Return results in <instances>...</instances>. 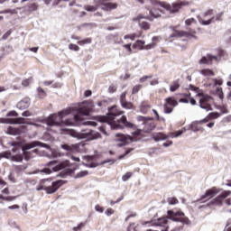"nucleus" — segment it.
<instances>
[{
  "label": "nucleus",
  "instance_id": "nucleus-64",
  "mask_svg": "<svg viewBox=\"0 0 231 231\" xmlns=\"http://www.w3.org/2000/svg\"><path fill=\"white\" fill-rule=\"evenodd\" d=\"M15 199H17V197L9 196V197H6L5 201H14Z\"/></svg>",
  "mask_w": 231,
  "mask_h": 231
},
{
  "label": "nucleus",
  "instance_id": "nucleus-18",
  "mask_svg": "<svg viewBox=\"0 0 231 231\" xmlns=\"http://www.w3.org/2000/svg\"><path fill=\"white\" fill-rule=\"evenodd\" d=\"M187 5H189V2L175 3L172 5H167V9L170 10L171 14H176V12H180L182 6H187Z\"/></svg>",
  "mask_w": 231,
  "mask_h": 231
},
{
  "label": "nucleus",
  "instance_id": "nucleus-20",
  "mask_svg": "<svg viewBox=\"0 0 231 231\" xmlns=\"http://www.w3.org/2000/svg\"><path fill=\"white\" fill-rule=\"evenodd\" d=\"M30 104H32V99H30V97H24L17 103L16 107H18L21 111H23L24 109H28L30 107Z\"/></svg>",
  "mask_w": 231,
  "mask_h": 231
},
{
  "label": "nucleus",
  "instance_id": "nucleus-59",
  "mask_svg": "<svg viewBox=\"0 0 231 231\" xmlns=\"http://www.w3.org/2000/svg\"><path fill=\"white\" fill-rule=\"evenodd\" d=\"M99 131L100 133H102L103 134L107 135V132L106 131V125H102L99 127Z\"/></svg>",
  "mask_w": 231,
  "mask_h": 231
},
{
  "label": "nucleus",
  "instance_id": "nucleus-63",
  "mask_svg": "<svg viewBox=\"0 0 231 231\" xmlns=\"http://www.w3.org/2000/svg\"><path fill=\"white\" fill-rule=\"evenodd\" d=\"M91 95H93V92L91 90H86L84 93V97H91Z\"/></svg>",
  "mask_w": 231,
  "mask_h": 231
},
{
  "label": "nucleus",
  "instance_id": "nucleus-53",
  "mask_svg": "<svg viewBox=\"0 0 231 231\" xmlns=\"http://www.w3.org/2000/svg\"><path fill=\"white\" fill-rule=\"evenodd\" d=\"M95 210L96 212H99L100 214H102L104 212V208H102L100 205H96Z\"/></svg>",
  "mask_w": 231,
  "mask_h": 231
},
{
  "label": "nucleus",
  "instance_id": "nucleus-21",
  "mask_svg": "<svg viewBox=\"0 0 231 231\" xmlns=\"http://www.w3.org/2000/svg\"><path fill=\"white\" fill-rule=\"evenodd\" d=\"M98 136H100V134L93 130H89L88 132L83 131L81 134V138H87L88 140H95V138H98Z\"/></svg>",
  "mask_w": 231,
  "mask_h": 231
},
{
  "label": "nucleus",
  "instance_id": "nucleus-38",
  "mask_svg": "<svg viewBox=\"0 0 231 231\" xmlns=\"http://www.w3.org/2000/svg\"><path fill=\"white\" fill-rule=\"evenodd\" d=\"M208 118L209 120H216V118H219V114L217 112H211L208 115Z\"/></svg>",
  "mask_w": 231,
  "mask_h": 231
},
{
  "label": "nucleus",
  "instance_id": "nucleus-50",
  "mask_svg": "<svg viewBox=\"0 0 231 231\" xmlns=\"http://www.w3.org/2000/svg\"><path fill=\"white\" fill-rule=\"evenodd\" d=\"M156 46V43H149L147 45H143V50H152Z\"/></svg>",
  "mask_w": 231,
  "mask_h": 231
},
{
  "label": "nucleus",
  "instance_id": "nucleus-7",
  "mask_svg": "<svg viewBox=\"0 0 231 231\" xmlns=\"http://www.w3.org/2000/svg\"><path fill=\"white\" fill-rule=\"evenodd\" d=\"M226 55V51L223 49L217 50V56H214L212 54H207V56H203L199 64H208V66H212L214 60L215 62H219L223 57Z\"/></svg>",
  "mask_w": 231,
  "mask_h": 231
},
{
  "label": "nucleus",
  "instance_id": "nucleus-36",
  "mask_svg": "<svg viewBox=\"0 0 231 231\" xmlns=\"http://www.w3.org/2000/svg\"><path fill=\"white\" fill-rule=\"evenodd\" d=\"M92 41L93 40L91 38H87V39L79 41L78 44L79 46H84L85 44H91Z\"/></svg>",
  "mask_w": 231,
  "mask_h": 231
},
{
  "label": "nucleus",
  "instance_id": "nucleus-32",
  "mask_svg": "<svg viewBox=\"0 0 231 231\" xmlns=\"http://www.w3.org/2000/svg\"><path fill=\"white\" fill-rule=\"evenodd\" d=\"M168 205H178L180 203V200L176 197H169L167 199Z\"/></svg>",
  "mask_w": 231,
  "mask_h": 231
},
{
  "label": "nucleus",
  "instance_id": "nucleus-44",
  "mask_svg": "<svg viewBox=\"0 0 231 231\" xmlns=\"http://www.w3.org/2000/svg\"><path fill=\"white\" fill-rule=\"evenodd\" d=\"M69 50H71L72 51H79L80 50V47L75 43L69 44Z\"/></svg>",
  "mask_w": 231,
  "mask_h": 231
},
{
  "label": "nucleus",
  "instance_id": "nucleus-1",
  "mask_svg": "<svg viewBox=\"0 0 231 231\" xmlns=\"http://www.w3.org/2000/svg\"><path fill=\"white\" fill-rule=\"evenodd\" d=\"M93 111V103L84 102L78 109V114L74 116L72 119H66L64 116L71 115V107L63 109L58 114H51L46 120L47 125L53 127V125H84L86 121L82 116H89V114Z\"/></svg>",
  "mask_w": 231,
  "mask_h": 231
},
{
  "label": "nucleus",
  "instance_id": "nucleus-46",
  "mask_svg": "<svg viewBox=\"0 0 231 231\" xmlns=\"http://www.w3.org/2000/svg\"><path fill=\"white\" fill-rule=\"evenodd\" d=\"M133 151H134V148H128L123 155L119 156V160H123V158H125V156H127V154H130L131 152H133Z\"/></svg>",
  "mask_w": 231,
  "mask_h": 231
},
{
  "label": "nucleus",
  "instance_id": "nucleus-56",
  "mask_svg": "<svg viewBox=\"0 0 231 231\" xmlns=\"http://www.w3.org/2000/svg\"><path fill=\"white\" fill-rule=\"evenodd\" d=\"M7 116H19V114L15 110H13L7 113Z\"/></svg>",
  "mask_w": 231,
  "mask_h": 231
},
{
  "label": "nucleus",
  "instance_id": "nucleus-28",
  "mask_svg": "<svg viewBox=\"0 0 231 231\" xmlns=\"http://www.w3.org/2000/svg\"><path fill=\"white\" fill-rule=\"evenodd\" d=\"M180 79L172 81L170 86V91H171V93H174V91H178V89H180Z\"/></svg>",
  "mask_w": 231,
  "mask_h": 231
},
{
  "label": "nucleus",
  "instance_id": "nucleus-41",
  "mask_svg": "<svg viewBox=\"0 0 231 231\" xmlns=\"http://www.w3.org/2000/svg\"><path fill=\"white\" fill-rule=\"evenodd\" d=\"M111 162H113V161L112 160H106V161H103L102 162H92L90 164V167H98V165H104V164L109 163Z\"/></svg>",
  "mask_w": 231,
  "mask_h": 231
},
{
  "label": "nucleus",
  "instance_id": "nucleus-26",
  "mask_svg": "<svg viewBox=\"0 0 231 231\" xmlns=\"http://www.w3.org/2000/svg\"><path fill=\"white\" fill-rule=\"evenodd\" d=\"M145 45V41L137 40L132 46L133 50H143V46Z\"/></svg>",
  "mask_w": 231,
  "mask_h": 231
},
{
  "label": "nucleus",
  "instance_id": "nucleus-16",
  "mask_svg": "<svg viewBox=\"0 0 231 231\" xmlns=\"http://www.w3.org/2000/svg\"><path fill=\"white\" fill-rule=\"evenodd\" d=\"M6 134H11L12 136H19V134H23V133H26V126L21 125L19 127L8 126L6 131Z\"/></svg>",
  "mask_w": 231,
  "mask_h": 231
},
{
  "label": "nucleus",
  "instance_id": "nucleus-12",
  "mask_svg": "<svg viewBox=\"0 0 231 231\" xmlns=\"http://www.w3.org/2000/svg\"><path fill=\"white\" fill-rule=\"evenodd\" d=\"M164 102H165L163 106L164 113L166 115H171V113L174 111V107L178 106V100H176L174 97H169L164 99Z\"/></svg>",
  "mask_w": 231,
  "mask_h": 231
},
{
  "label": "nucleus",
  "instance_id": "nucleus-15",
  "mask_svg": "<svg viewBox=\"0 0 231 231\" xmlns=\"http://www.w3.org/2000/svg\"><path fill=\"white\" fill-rule=\"evenodd\" d=\"M231 194L230 190H226L218 195L217 198L210 201V205H216L217 207H223V201L226 199Z\"/></svg>",
  "mask_w": 231,
  "mask_h": 231
},
{
  "label": "nucleus",
  "instance_id": "nucleus-3",
  "mask_svg": "<svg viewBox=\"0 0 231 231\" xmlns=\"http://www.w3.org/2000/svg\"><path fill=\"white\" fill-rule=\"evenodd\" d=\"M169 219H171V221H174L175 223L190 225V220L180 209L178 211L169 209L167 211V216L161 217L157 219H152L150 221L143 222V225H149L150 226H162V228H167V226H169Z\"/></svg>",
  "mask_w": 231,
  "mask_h": 231
},
{
  "label": "nucleus",
  "instance_id": "nucleus-13",
  "mask_svg": "<svg viewBox=\"0 0 231 231\" xmlns=\"http://www.w3.org/2000/svg\"><path fill=\"white\" fill-rule=\"evenodd\" d=\"M221 190L217 187H212L209 189H207L205 194L200 197L197 201H208V199H212L214 196H217Z\"/></svg>",
  "mask_w": 231,
  "mask_h": 231
},
{
  "label": "nucleus",
  "instance_id": "nucleus-61",
  "mask_svg": "<svg viewBox=\"0 0 231 231\" xmlns=\"http://www.w3.org/2000/svg\"><path fill=\"white\" fill-rule=\"evenodd\" d=\"M22 116H32V112L30 110L22 113Z\"/></svg>",
  "mask_w": 231,
  "mask_h": 231
},
{
  "label": "nucleus",
  "instance_id": "nucleus-43",
  "mask_svg": "<svg viewBox=\"0 0 231 231\" xmlns=\"http://www.w3.org/2000/svg\"><path fill=\"white\" fill-rule=\"evenodd\" d=\"M133 176V172L127 171L125 175L122 176L123 181H127L129 179H131Z\"/></svg>",
  "mask_w": 231,
  "mask_h": 231
},
{
  "label": "nucleus",
  "instance_id": "nucleus-5",
  "mask_svg": "<svg viewBox=\"0 0 231 231\" xmlns=\"http://www.w3.org/2000/svg\"><path fill=\"white\" fill-rule=\"evenodd\" d=\"M111 0H97V5H87L85 10L87 12H97L98 6H102L101 10L104 12H111L112 10H116L118 8V3H111Z\"/></svg>",
  "mask_w": 231,
  "mask_h": 231
},
{
  "label": "nucleus",
  "instance_id": "nucleus-23",
  "mask_svg": "<svg viewBox=\"0 0 231 231\" xmlns=\"http://www.w3.org/2000/svg\"><path fill=\"white\" fill-rule=\"evenodd\" d=\"M221 17H223V13H220L207 21L199 20V23H201V24H203L204 26H208V24H212V23H214V21H221Z\"/></svg>",
  "mask_w": 231,
  "mask_h": 231
},
{
  "label": "nucleus",
  "instance_id": "nucleus-39",
  "mask_svg": "<svg viewBox=\"0 0 231 231\" xmlns=\"http://www.w3.org/2000/svg\"><path fill=\"white\" fill-rule=\"evenodd\" d=\"M189 89H190L191 91H195V93H197V95H199V93H203V90L199 89V88H198L194 85H189Z\"/></svg>",
  "mask_w": 231,
  "mask_h": 231
},
{
  "label": "nucleus",
  "instance_id": "nucleus-47",
  "mask_svg": "<svg viewBox=\"0 0 231 231\" xmlns=\"http://www.w3.org/2000/svg\"><path fill=\"white\" fill-rule=\"evenodd\" d=\"M123 48L128 51V55H131L133 53V49L131 48V43H127L123 45Z\"/></svg>",
  "mask_w": 231,
  "mask_h": 231
},
{
  "label": "nucleus",
  "instance_id": "nucleus-8",
  "mask_svg": "<svg viewBox=\"0 0 231 231\" xmlns=\"http://www.w3.org/2000/svg\"><path fill=\"white\" fill-rule=\"evenodd\" d=\"M66 183H68V180H58L52 181L51 186H38L36 190H45L46 194H55V192H57L62 185H66Z\"/></svg>",
  "mask_w": 231,
  "mask_h": 231
},
{
  "label": "nucleus",
  "instance_id": "nucleus-31",
  "mask_svg": "<svg viewBox=\"0 0 231 231\" xmlns=\"http://www.w3.org/2000/svg\"><path fill=\"white\" fill-rule=\"evenodd\" d=\"M185 24L187 26V29L188 28H190L189 26H198V21H196V19L194 18H189L185 21Z\"/></svg>",
  "mask_w": 231,
  "mask_h": 231
},
{
  "label": "nucleus",
  "instance_id": "nucleus-10",
  "mask_svg": "<svg viewBox=\"0 0 231 231\" xmlns=\"http://www.w3.org/2000/svg\"><path fill=\"white\" fill-rule=\"evenodd\" d=\"M174 37L181 38L187 37V39H198L196 36V29L188 28V32L185 31H178L176 29L173 30V33L170 35V39Z\"/></svg>",
  "mask_w": 231,
  "mask_h": 231
},
{
  "label": "nucleus",
  "instance_id": "nucleus-24",
  "mask_svg": "<svg viewBox=\"0 0 231 231\" xmlns=\"http://www.w3.org/2000/svg\"><path fill=\"white\" fill-rule=\"evenodd\" d=\"M6 124H11L13 125H16L19 124H24V117L7 118Z\"/></svg>",
  "mask_w": 231,
  "mask_h": 231
},
{
  "label": "nucleus",
  "instance_id": "nucleus-42",
  "mask_svg": "<svg viewBox=\"0 0 231 231\" xmlns=\"http://www.w3.org/2000/svg\"><path fill=\"white\" fill-rule=\"evenodd\" d=\"M88 174H89V171H88L86 170L81 171L76 174L75 178H84V177L88 176Z\"/></svg>",
  "mask_w": 231,
  "mask_h": 231
},
{
  "label": "nucleus",
  "instance_id": "nucleus-4",
  "mask_svg": "<svg viewBox=\"0 0 231 231\" xmlns=\"http://www.w3.org/2000/svg\"><path fill=\"white\" fill-rule=\"evenodd\" d=\"M137 122H143V129H137L133 133L136 136H142V133L150 134L156 129V123L152 117H145L143 116H138L136 117Z\"/></svg>",
  "mask_w": 231,
  "mask_h": 231
},
{
  "label": "nucleus",
  "instance_id": "nucleus-60",
  "mask_svg": "<svg viewBox=\"0 0 231 231\" xmlns=\"http://www.w3.org/2000/svg\"><path fill=\"white\" fill-rule=\"evenodd\" d=\"M152 113L155 116L156 120L160 121V114H158V111L156 109H152Z\"/></svg>",
  "mask_w": 231,
  "mask_h": 231
},
{
  "label": "nucleus",
  "instance_id": "nucleus-57",
  "mask_svg": "<svg viewBox=\"0 0 231 231\" xmlns=\"http://www.w3.org/2000/svg\"><path fill=\"white\" fill-rule=\"evenodd\" d=\"M105 214H106V216H113V214H115V210L113 208H107L105 211Z\"/></svg>",
  "mask_w": 231,
  "mask_h": 231
},
{
  "label": "nucleus",
  "instance_id": "nucleus-54",
  "mask_svg": "<svg viewBox=\"0 0 231 231\" xmlns=\"http://www.w3.org/2000/svg\"><path fill=\"white\" fill-rule=\"evenodd\" d=\"M208 122H210V119L208 118V116H207L204 119H201L199 121V124L203 125V124H208Z\"/></svg>",
  "mask_w": 231,
  "mask_h": 231
},
{
  "label": "nucleus",
  "instance_id": "nucleus-14",
  "mask_svg": "<svg viewBox=\"0 0 231 231\" xmlns=\"http://www.w3.org/2000/svg\"><path fill=\"white\" fill-rule=\"evenodd\" d=\"M37 145H41V143L35 141L23 146V151L25 156V160H30V158H32V152H38L37 149H34L32 152H28L30 151V149H33V147H37Z\"/></svg>",
  "mask_w": 231,
  "mask_h": 231
},
{
  "label": "nucleus",
  "instance_id": "nucleus-9",
  "mask_svg": "<svg viewBox=\"0 0 231 231\" xmlns=\"http://www.w3.org/2000/svg\"><path fill=\"white\" fill-rule=\"evenodd\" d=\"M187 131H193V133H198L199 131H203V127H201V123L199 121L193 122L188 127H183L182 129L171 134V138H178V136H181L183 133H187Z\"/></svg>",
  "mask_w": 231,
  "mask_h": 231
},
{
  "label": "nucleus",
  "instance_id": "nucleus-22",
  "mask_svg": "<svg viewBox=\"0 0 231 231\" xmlns=\"http://www.w3.org/2000/svg\"><path fill=\"white\" fill-rule=\"evenodd\" d=\"M82 145L81 143L79 144H62L61 149H64V151H68V152H78L79 148Z\"/></svg>",
  "mask_w": 231,
  "mask_h": 231
},
{
  "label": "nucleus",
  "instance_id": "nucleus-40",
  "mask_svg": "<svg viewBox=\"0 0 231 231\" xmlns=\"http://www.w3.org/2000/svg\"><path fill=\"white\" fill-rule=\"evenodd\" d=\"M139 26L142 30H150V28H151V24H149V23H147V22L140 23Z\"/></svg>",
  "mask_w": 231,
  "mask_h": 231
},
{
  "label": "nucleus",
  "instance_id": "nucleus-19",
  "mask_svg": "<svg viewBox=\"0 0 231 231\" xmlns=\"http://www.w3.org/2000/svg\"><path fill=\"white\" fill-rule=\"evenodd\" d=\"M116 138L117 142H122V143L117 144L118 147H124L129 143L127 140H131V136H126L124 134H116Z\"/></svg>",
  "mask_w": 231,
  "mask_h": 231
},
{
  "label": "nucleus",
  "instance_id": "nucleus-35",
  "mask_svg": "<svg viewBox=\"0 0 231 231\" xmlns=\"http://www.w3.org/2000/svg\"><path fill=\"white\" fill-rule=\"evenodd\" d=\"M151 16L154 17L155 19H158V17H162V14H160V10L158 9H152L150 11Z\"/></svg>",
  "mask_w": 231,
  "mask_h": 231
},
{
  "label": "nucleus",
  "instance_id": "nucleus-55",
  "mask_svg": "<svg viewBox=\"0 0 231 231\" xmlns=\"http://www.w3.org/2000/svg\"><path fill=\"white\" fill-rule=\"evenodd\" d=\"M9 35H12V31H7V32L2 36L3 41H6V39H8Z\"/></svg>",
  "mask_w": 231,
  "mask_h": 231
},
{
  "label": "nucleus",
  "instance_id": "nucleus-58",
  "mask_svg": "<svg viewBox=\"0 0 231 231\" xmlns=\"http://www.w3.org/2000/svg\"><path fill=\"white\" fill-rule=\"evenodd\" d=\"M208 15H214V11L212 9L204 13V17H208Z\"/></svg>",
  "mask_w": 231,
  "mask_h": 231
},
{
  "label": "nucleus",
  "instance_id": "nucleus-29",
  "mask_svg": "<svg viewBox=\"0 0 231 231\" xmlns=\"http://www.w3.org/2000/svg\"><path fill=\"white\" fill-rule=\"evenodd\" d=\"M200 73L204 77H214V75H216L214 70H212L210 69H203L200 70Z\"/></svg>",
  "mask_w": 231,
  "mask_h": 231
},
{
  "label": "nucleus",
  "instance_id": "nucleus-62",
  "mask_svg": "<svg viewBox=\"0 0 231 231\" xmlns=\"http://www.w3.org/2000/svg\"><path fill=\"white\" fill-rule=\"evenodd\" d=\"M42 172H44V174H51V170L50 168H44L42 170Z\"/></svg>",
  "mask_w": 231,
  "mask_h": 231
},
{
  "label": "nucleus",
  "instance_id": "nucleus-17",
  "mask_svg": "<svg viewBox=\"0 0 231 231\" xmlns=\"http://www.w3.org/2000/svg\"><path fill=\"white\" fill-rule=\"evenodd\" d=\"M214 82V88H216L215 94L217 95V97L220 98V100H223L224 95H223V79H213Z\"/></svg>",
  "mask_w": 231,
  "mask_h": 231
},
{
  "label": "nucleus",
  "instance_id": "nucleus-37",
  "mask_svg": "<svg viewBox=\"0 0 231 231\" xmlns=\"http://www.w3.org/2000/svg\"><path fill=\"white\" fill-rule=\"evenodd\" d=\"M142 34H136V33H132V34H126L125 35V39H130L131 41H134L136 38L141 37Z\"/></svg>",
  "mask_w": 231,
  "mask_h": 231
},
{
  "label": "nucleus",
  "instance_id": "nucleus-11",
  "mask_svg": "<svg viewBox=\"0 0 231 231\" xmlns=\"http://www.w3.org/2000/svg\"><path fill=\"white\" fill-rule=\"evenodd\" d=\"M197 97L199 98V106L201 109H205L206 111H212V106H210L212 97L205 93H199L197 94Z\"/></svg>",
  "mask_w": 231,
  "mask_h": 231
},
{
  "label": "nucleus",
  "instance_id": "nucleus-34",
  "mask_svg": "<svg viewBox=\"0 0 231 231\" xmlns=\"http://www.w3.org/2000/svg\"><path fill=\"white\" fill-rule=\"evenodd\" d=\"M121 106L124 107V109H134V106L129 101L121 103Z\"/></svg>",
  "mask_w": 231,
  "mask_h": 231
},
{
  "label": "nucleus",
  "instance_id": "nucleus-6",
  "mask_svg": "<svg viewBox=\"0 0 231 231\" xmlns=\"http://www.w3.org/2000/svg\"><path fill=\"white\" fill-rule=\"evenodd\" d=\"M63 169V171H62ZM52 171L54 172H57L58 171H62L60 173V178H66V176H71L77 171V167H71V163H69V161H64L60 162V164L56 165Z\"/></svg>",
  "mask_w": 231,
  "mask_h": 231
},
{
  "label": "nucleus",
  "instance_id": "nucleus-52",
  "mask_svg": "<svg viewBox=\"0 0 231 231\" xmlns=\"http://www.w3.org/2000/svg\"><path fill=\"white\" fill-rule=\"evenodd\" d=\"M117 88L115 85H110L108 88V93H116Z\"/></svg>",
  "mask_w": 231,
  "mask_h": 231
},
{
  "label": "nucleus",
  "instance_id": "nucleus-45",
  "mask_svg": "<svg viewBox=\"0 0 231 231\" xmlns=\"http://www.w3.org/2000/svg\"><path fill=\"white\" fill-rule=\"evenodd\" d=\"M32 78L23 79L22 81V86H23V88H28V86H30V83L32 82Z\"/></svg>",
  "mask_w": 231,
  "mask_h": 231
},
{
  "label": "nucleus",
  "instance_id": "nucleus-25",
  "mask_svg": "<svg viewBox=\"0 0 231 231\" xmlns=\"http://www.w3.org/2000/svg\"><path fill=\"white\" fill-rule=\"evenodd\" d=\"M169 138V135L163 134V133H154L152 134V139L154 142H160L162 140H167Z\"/></svg>",
  "mask_w": 231,
  "mask_h": 231
},
{
  "label": "nucleus",
  "instance_id": "nucleus-48",
  "mask_svg": "<svg viewBox=\"0 0 231 231\" xmlns=\"http://www.w3.org/2000/svg\"><path fill=\"white\" fill-rule=\"evenodd\" d=\"M141 89H142V85H135L133 88L132 94L136 95V93H138V91H140Z\"/></svg>",
  "mask_w": 231,
  "mask_h": 231
},
{
  "label": "nucleus",
  "instance_id": "nucleus-2",
  "mask_svg": "<svg viewBox=\"0 0 231 231\" xmlns=\"http://www.w3.org/2000/svg\"><path fill=\"white\" fill-rule=\"evenodd\" d=\"M120 115H124V111H121L116 107V106H114L108 109L107 116H102L99 117V122L107 124L111 129H124V127H127L128 129H136V125L128 122L125 116H123L120 119L115 121V118H116V116H120Z\"/></svg>",
  "mask_w": 231,
  "mask_h": 231
},
{
  "label": "nucleus",
  "instance_id": "nucleus-51",
  "mask_svg": "<svg viewBox=\"0 0 231 231\" xmlns=\"http://www.w3.org/2000/svg\"><path fill=\"white\" fill-rule=\"evenodd\" d=\"M148 79H152V75L150 76H143L139 79V82L143 83V82H147Z\"/></svg>",
  "mask_w": 231,
  "mask_h": 231
},
{
  "label": "nucleus",
  "instance_id": "nucleus-49",
  "mask_svg": "<svg viewBox=\"0 0 231 231\" xmlns=\"http://www.w3.org/2000/svg\"><path fill=\"white\" fill-rule=\"evenodd\" d=\"M126 95L127 93L126 92H123L120 96V104H123L124 102H126L127 100L125 99L126 98Z\"/></svg>",
  "mask_w": 231,
  "mask_h": 231
},
{
  "label": "nucleus",
  "instance_id": "nucleus-27",
  "mask_svg": "<svg viewBox=\"0 0 231 231\" xmlns=\"http://www.w3.org/2000/svg\"><path fill=\"white\" fill-rule=\"evenodd\" d=\"M140 111L143 115H147V113L151 111V105H149L147 102H143L140 106Z\"/></svg>",
  "mask_w": 231,
  "mask_h": 231
},
{
  "label": "nucleus",
  "instance_id": "nucleus-30",
  "mask_svg": "<svg viewBox=\"0 0 231 231\" xmlns=\"http://www.w3.org/2000/svg\"><path fill=\"white\" fill-rule=\"evenodd\" d=\"M37 93H38V98H40L41 100L48 97V94L46 93V91L41 87L37 88Z\"/></svg>",
  "mask_w": 231,
  "mask_h": 231
},
{
  "label": "nucleus",
  "instance_id": "nucleus-33",
  "mask_svg": "<svg viewBox=\"0 0 231 231\" xmlns=\"http://www.w3.org/2000/svg\"><path fill=\"white\" fill-rule=\"evenodd\" d=\"M39 8V5L35 3L29 4L27 5V12H35Z\"/></svg>",
  "mask_w": 231,
  "mask_h": 231
}]
</instances>
